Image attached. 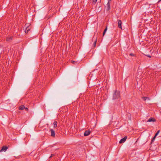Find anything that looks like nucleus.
<instances>
[{
  "label": "nucleus",
  "mask_w": 161,
  "mask_h": 161,
  "mask_svg": "<svg viewBox=\"0 0 161 161\" xmlns=\"http://www.w3.org/2000/svg\"><path fill=\"white\" fill-rule=\"evenodd\" d=\"M25 110L26 111H27L28 110V108H25Z\"/></svg>",
  "instance_id": "21"
},
{
  "label": "nucleus",
  "mask_w": 161,
  "mask_h": 161,
  "mask_svg": "<svg viewBox=\"0 0 161 161\" xmlns=\"http://www.w3.org/2000/svg\"><path fill=\"white\" fill-rule=\"evenodd\" d=\"M13 37L12 36H9L7 37L6 38V40L7 41H10L12 40Z\"/></svg>",
  "instance_id": "9"
},
{
  "label": "nucleus",
  "mask_w": 161,
  "mask_h": 161,
  "mask_svg": "<svg viewBox=\"0 0 161 161\" xmlns=\"http://www.w3.org/2000/svg\"><path fill=\"white\" fill-rule=\"evenodd\" d=\"M121 25H122L121 21L120 20H118V27L119 28L121 29H122V27Z\"/></svg>",
  "instance_id": "6"
},
{
  "label": "nucleus",
  "mask_w": 161,
  "mask_h": 161,
  "mask_svg": "<svg viewBox=\"0 0 161 161\" xmlns=\"http://www.w3.org/2000/svg\"><path fill=\"white\" fill-rule=\"evenodd\" d=\"M8 147H7L6 146H3L2 147L1 150H0V152H5L7 151Z\"/></svg>",
  "instance_id": "4"
},
{
  "label": "nucleus",
  "mask_w": 161,
  "mask_h": 161,
  "mask_svg": "<svg viewBox=\"0 0 161 161\" xmlns=\"http://www.w3.org/2000/svg\"><path fill=\"white\" fill-rule=\"evenodd\" d=\"M160 132V130H158L157 132V133H156V134H155V136H156L158 135V134H159V132Z\"/></svg>",
  "instance_id": "17"
},
{
  "label": "nucleus",
  "mask_w": 161,
  "mask_h": 161,
  "mask_svg": "<svg viewBox=\"0 0 161 161\" xmlns=\"http://www.w3.org/2000/svg\"><path fill=\"white\" fill-rule=\"evenodd\" d=\"M90 133V131L89 130H87L86 131L84 134L85 136H88Z\"/></svg>",
  "instance_id": "7"
},
{
  "label": "nucleus",
  "mask_w": 161,
  "mask_h": 161,
  "mask_svg": "<svg viewBox=\"0 0 161 161\" xmlns=\"http://www.w3.org/2000/svg\"><path fill=\"white\" fill-rule=\"evenodd\" d=\"M54 155V154H51V156H50L49 158H51L52 157H53Z\"/></svg>",
  "instance_id": "20"
},
{
  "label": "nucleus",
  "mask_w": 161,
  "mask_h": 161,
  "mask_svg": "<svg viewBox=\"0 0 161 161\" xmlns=\"http://www.w3.org/2000/svg\"><path fill=\"white\" fill-rule=\"evenodd\" d=\"M156 137V136H154L153 137V139L151 140V142L152 143H153L154 142Z\"/></svg>",
  "instance_id": "16"
},
{
  "label": "nucleus",
  "mask_w": 161,
  "mask_h": 161,
  "mask_svg": "<svg viewBox=\"0 0 161 161\" xmlns=\"http://www.w3.org/2000/svg\"><path fill=\"white\" fill-rule=\"evenodd\" d=\"M30 25V24H25L24 28H25V33H28V32L30 31V29L29 28V26Z\"/></svg>",
  "instance_id": "2"
},
{
  "label": "nucleus",
  "mask_w": 161,
  "mask_h": 161,
  "mask_svg": "<svg viewBox=\"0 0 161 161\" xmlns=\"http://www.w3.org/2000/svg\"><path fill=\"white\" fill-rule=\"evenodd\" d=\"M71 62L73 63V64H76V63H77V62L75 61H71Z\"/></svg>",
  "instance_id": "19"
},
{
  "label": "nucleus",
  "mask_w": 161,
  "mask_h": 161,
  "mask_svg": "<svg viewBox=\"0 0 161 161\" xmlns=\"http://www.w3.org/2000/svg\"><path fill=\"white\" fill-rule=\"evenodd\" d=\"M93 2L94 3H96L97 1V0H92Z\"/></svg>",
  "instance_id": "22"
},
{
  "label": "nucleus",
  "mask_w": 161,
  "mask_h": 161,
  "mask_svg": "<svg viewBox=\"0 0 161 161\" xmlns=\"http://www.w3.org/2000/svg\"><path fill=\"white\" fill-rule=\"evenodd\" d=\"M147 56H148V57H149V58H150V57H151V56H150V55H147Z\"/></svg>",
  "instance_id": "24"
},
{
  "label": "nucleus",
  "mask_w": 161,
  "mask_h": 161,
  "mask_svg": "<svg viewBox=\"0 0 161 161\" xmlns=\"http://www.w3.org/2000/svg\"><path fill=\"white\" fill-rule=\"evenodd\" d=\"M135 54H134V53H130V54H129V55L130 56H135Z\"/></svg>",
  "instance_id": "18"
},
{
  "label": "nucleus",
  "mask_w": 161,
  "mask_h": 161,
  "mask_svg": "<svg viewBox=\"0 0 161 161\" xmlns=\"http://www.w3.org/2000/svg\"><path fill=\"white\" fill-rule=\"evenodd\" d=\"M51 133V136L53 137H54L55 136V133L54 131L52 129H51L50 130Z\"/></svg>",
  "instance_id": "8"
},
{
  "label": "nucleus",
  "mask_w": 161,
  "mask_h": 161,
  "mask_svg": "<svg viewBox=\"0 0 161 161\" xmlns=\"http://www.w3.org/2000/svg\"><path fill=\"white\" fill-rule=\"evenodd\" d=\"M127 138L126 136L124 137L123 138L121 139L119 142V143H122L124 142Z\"/></svg>",
  "instance_id": "5"
},
{
  "label": "nucleus",
  "mask_w": 161,
  "mask_h": 161,
  "mask_svg": "<svg viewBox=\"0 0 161 161\" xmlns=\"http://www.w3.org/2000/svg\"><path fill=\"white\" fill-rule=\"evenodd\" d=\"M107 29H108V28H107V26H106V28H105V30H104V31L103 32V36H104L105 35V32H106V31H107Z\"/></svg>",
  "instance_id": "13"
},
{
  "label": "nucleus",
  "mask_w": 161,
  "mask_h": 161,
  "mask_svg": "<svg viewBox=\"0 0 161 161\" xmlns=\"http://www.w3.org/2000/svg\"><path fill=\"white\" fill-rule=\"evenodd\" d=\"M119 97V92L117 90H115L114 93L113 94V99L115 100L118 99Z\"/></svg>",
  "instance_id": "1"
},
{
  "label": "nucleus",
  "mask_w": 161,
  "mask_h": 161,
  "mask_svg": "<svg viewBox=\"0 0 161 161\" xmlns=\"http://www.w3.org/2000/svg\"><path fill=\"white\" fill-rule=\"evenodd\" d=\"M96 42H97V38H95V41L93 44V45L94 47H95V46L96 45Z\"/></svg>",
  "instance_id": "15"
},
{
  "label": "nucleus",
  "mask_w": 161,
  "mask_h": 161,
  "mask_svg": "<svg viewBox=\"0 0 161 161\" xmlns=\"http://www.w3.org/2000/svg\"><path fill=\"white\" fill-rule=\"evenodd\" d=\"M25 108V107L24 105H22L20 106L19 107V109L20 110H22Z\"/></svg>",
  "instance_id": "11"
},
{
  "label": "nucleus",
  "mask_w": 161,
  "mask_h": 161,
  "mask_svg": "<svg viewBox=\"0 0 161 161\" xmlns=\"http://www.w3.org/2000/svg\"><path fill=\"white\" fill-rule=\"evenodd\" d=\"M142 99L144 101H145L147 100H150L149 97H143Z\"/></svg>",
  "instance_id": "12"
},
{
  "label": "nucleus",
  "mask_w": 161,
  "mask_h": 161,
  "mask_svg": "<svg viewBox=\"0 0 161 161\" xmlns=\"http://www.w3.org/2000/svg\"><path fill=\"white\" fill-rule=\"evenodd\" d=\"M160 2H161V0H158V2L157 3H159Z\"/></svg>",
  "instance_id": "23"
},
{
  "label": "nucleus",
  "mask_w": 161,
  "mask_h": 161,
  "mask_svg": "<svg viewBox=\"0 0 161 161\" xmlns=\"http://www.w3.org/2000/svg\"><path fill=\"white\" fill-rule=\"evenodd\" d=\"M53 125H54V128H56L57 125V121H55L53 122Z\"/></svg>",
  "instance_id": "14"
},
{
  "label": "nucleus",
  "mask_w": 161,
  "mask_h": 161,
  "mask_svg": "<svg viewBox=\"0 0 161 161\" xmlns=\"http://www.w3.org/2000/svg\"><path fill=\"white\" fill-rule=\"evenodd\" d=\"M110 1H111V0H108V2L106 5V10L107 11L109 10L110 9Z\"/></svg>",
  "instance_id": "3"
},
{
  "label": "nucleus",
  "mask_w": 161,
  "mask_h": 161,
  "mask_svg": "<svg viewBox=\"0 0 161 161\" xmlns=\"http://www.w3.org/2000/svg\"><path fill=\"white\" fill-rule=\"evenodd\" d=\"M156 121V120L153 118H151L149 119L147 121V122H155Z\"/></svg>",
  "instance_id": "10"
}]
</instances>
